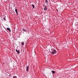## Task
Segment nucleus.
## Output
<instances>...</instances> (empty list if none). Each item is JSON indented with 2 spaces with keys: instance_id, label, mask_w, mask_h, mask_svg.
I'll use <instances>...</instances> for the list:
<instances>
[{
  "instance_id": "f257e3e1",
  "label": "nucleus",
  "mask_w": 78,
  "mask_h": 78,
  "mask_svg": "<svg viewBox=\"0 0 78 78\" xmlns=\"http://www.w3.org/2000/svg\"><path fill=\"white\" fill-rule=\"evenodd\" d=\"M51 53L52 55H54V54H56V51L55 49L54 48H52L51 49Z\"/></svg>"
},
{
  "instance_id": "f03ea898",
  "label": "nucleus",
  "mask_w": 78,
  "mask_h": 78,
  "mask_svg": "<svg viewBox=\"0 0 78 78\" xmlns=\"http://www.w3.org/2000/svg\"><path fill=\"white\" fill-rule=\"evenodd\" d=\"M48 8V7L47 6V5H45L44 10L45 11V10H47V9H48L47 8Z\"/></svg>"
},
{
  "instance_id": "7ed1b4c3",
  "label": "nucleus",
  "mask_w": 78,
  "mask_h": 78,
  "mask_svg": "<svg viewBox=\"0 0 78 78\" xmlns=\"http://www.w3.org/2000/svg\"><path fill=\"white\" fill-rule=\"evenodd\" d=\"M26 71L28 72L29 71V66H28L26 68Z\"/></svg>"
},
{
  "instance_id": "20e7f679",
  "label": "nucleus",
  "mask_w": 78,
  "mask_h": 78,
  "mask_svg": "<svg viewBox=\"0 0 78 78\" xmlns=\"http://www.w3.org/2000/svg\"><path fill=\"white\" fill-rule=\"evenodd\" d=\"M15 11L17 15L18 16V12H17V9H15Z\"/></svg>"
},
{
  "instance_id": "39448f33",
  "label": "nucleus",
  "mask_w": 78,
  "mask_h": 78,
  "mask_svg": "<svg viewBox=\"0 0 78 78\" xmlns=\"http://www.w3.org/2000/svg\"><path fill=\"white\" fill-rule=\"evenodd\" d=\"M7 30H8V31H9L10 32H11V30H10V28H7Z\"/></svg>"
},
{
  "instance_id": "423d86ee",
  "label": "nucleus",
  "mask_w": 78,
  "mask_h": 78,
  "mask_svg": "<svg viewBox=\"0 0 78 78\" xmlns=\"http://www.w3.org/2000/svg\"><path fill=\"white\" fill-rule=\"evenodd\" d=\"M16 51L17 53H20V51H19V50H17V49H16Z\"/></svg>"
},
{
  "instance_id": "0eeeda50",
  "label": "nucleus",
  "mask_w": 78,
  "mask_h": 78,
  "mask_svg": "<svg viewBox=\"0 0 78 78\" xmlns=\"http://www.w3.org/2000/svg\"><path fill=\"white\" fill-rule=\"evenodd\" d=\"M32 5L33 8H34H34H35L34 5L33 4H32Z\"/></svg>"
},
{
  "instance_id": "6e6552de",
  "label": "nucleus",
  "mask_w": 78,
  "mask_h": 78,
  "mask_svg": "<svg viewBox=\"0 0 78 78\" xmlns=\"http://www.w3.org/2000/svg\"><path fill=\"white\" fill-rule=\"evenodd\" d=\"M23 31H27L26 30H25V29H23Z\"/></svg>"
},
{
  "instance_id": "1a4fd4ad",
  "label": "nucleus",
  "mask_w": 78,
  "mask_h": 78,
  "mask_svg": "<svg viewBox=\"0 0 78 78\" xmlns=\"http://www.w3.org/2000/svg\"><path fill=\"white\" fill-rule=\"evenodd\" d=\"M51 72H52V73H53V74L55 73V71H52Z\"/></svg>"
},
{
  "instance_id": "9d476101",
  "label": "nucleus",
  "mask_w": 78,
  "mask_h": 78,
  "mask_svg": "<svg viewBox=\"0 0 78 78\" xmlns=\"http://www.w3.org/2000/svg\"><path fill=\"white\" fill-rule=\"evenodd\" d=\"M45 3H48V1H47V0H45Z\"/></svg>"
},
{
  "instance_id": "9b49d317",
  "label": "nucleus",
  "mask_w": 78,
  "mask_h": 78,
  "mask_svg": "<svg viewBox=\"0 0 78 78\" xmlns=\"http://www.w3.org/2000/svg\"><path fill=\"white\" fill-rule=\"evenodd\" d=\"M23 44H24V43L23 42H22L21 45H23Z\"/></svg>"
},
{
  "instance_id": "f8f14e48",
  "label": "nucleus",
  "mask_w": 78,
  "mask_h": 78,
  "mask_svg": "<svg viewBox=\"0 0 78 78\" xmlns=\"http://www.w3.org/2000/svg\"><path fill=\"white\" fill-rule=\"evenodd\" d=\"M3 19L4 20H6V17H4Z\"/></svg>"
},
{
  "instance_id": "ddd939ff",
  "label": "nucleus",
  "mask_w": 78,
  "mask_h": 78,
  "mask_svg": "<svg viewBox=\"0 0 78 78\" xmlns=\"http://www.w3.org/2000/svg\"><path fill=\"white\" fill-rule=\"evenodd\" d=\"M13 78H17V76H15L13 77Z\"/></svg>"
},
{
  "instance_id": "4468645a",
  "label": "nucleus",
  "mask_w": 78,
  "mask_h": 78,
  "mask_svg": "<svg viewBox=\"0 0 78 78\" xmlns=\"http://www.w3.org/2000/svg\"><path fill=\"white\" fill-rule=\"evenodd\" d=\"M56 11H57V12H58V9H56Z\"/></svg>"
},
{
  "instance_id": "2eb2a0df",
  "label": "nucleus",
  "mask_w": 78,
  "mask_h": 78,
  "mask_svg": "<svg viewBox=\"0 0 78 78\" xmlns=\"http://www.w3.org/2000/svg\"><path fill=\"white\" fill-rule=\"evenodd\" d=\"M46 5H48V4L46 3Z\"/></svg>"
}]
</instances>
